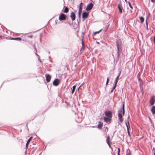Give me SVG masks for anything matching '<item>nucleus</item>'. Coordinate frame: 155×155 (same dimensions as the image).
<instances>
[{
  "instance_id": "f257e3e1",
  "label": "nucleus",
  "mask_w": 155,
  "mask_h": 155,
  "mask_svg": "<svg viewBox=\"0 0 155 155\" xmlns=\"http://www.w3.org/2000/svg\"><path fill=\"white\" fill-rule=\"evenodd\" d=\"M116 46L117 49V56L118 57L120 55L122 49V41L120 39H117L116 40Z\"/></svg>"
},
{
  "instance_id": "f03ea898",
  "label": "nucleus",
  "mask_w": 155,
  "mask_h": 155,
  "mask_svg": "<svg viewBox=\"0 0 155 155\" xmlns=\"http://www.w3.org/2000/svg\"><path fill=\"white\" fill-rule=\"evenodd\" d=\"M122 113L123 115L124 116L125 114V108H124V103L122 106V108L120 109L118 111V116L119 120L121 123H122L123 121V119L122 118Z\"/></svg>"
},
{
  "instance_id": "7ed1b4c3",
  "label": "nucleus",
  "mask_w": 155,
  "mask_h": 155,
  "mask_svg": "<svg viewBox=\"0 0 155 155\" xmlns=\"http://www.w3.org/2000/svg\"><path fill=\"white\" fill-rule=\"evenodd\" d=\"M66 18V16L63 13H61L59 14V20L60 21L65 20Z\"/></svg>"
},
{
  "instance_id": "20e7f679",
  "label": "nucleus",
  "mask_w": 155,
  "mask_h": 155,
  "mask_svg": "<svg viewBox=\"0 0 155 155\" xmlns=\"http://www.w3.org/2000/svg\"><path fill=\"white\" fill-rule=\"evenodd\" d=\"M105 116L107 117L112 118V113L110 111H107L104 113Z\"/></svg>"
},
{
  "instance_id": "39448f33",
  "label": "nucleus",
  "mask_w": 155,
  "mask_h": 155,
  "mask_svg": "<svg viewBox=\"0 0 155 155\" xmlns=\"http://www.w3.org/2000/svg\"><path fill=\"white\" fill-rule=\"evenodd\" d=\"M155 102V97L153 96H152L150 100V104L151 105H153Z\"/></svg>"
},
{
  "instance_id": "423d86ee",
  "label": "nucleus",
  "mask_w": 155,
  "mask_h": 155,
  "mask_svg": "<svg viewBox=\"0 0 155 155\" xmlns=\"http://www.w3.org/2000/svg\"><path fill=\"white\" fill-rule=\"evenodd\" d=\"M93 6V4L92 3H90L87 5L86 10L87 11H88L91 10Z\"/></svg>"
},
{
  "instance_id": "0eeeda50",
  "label": "nucleus",
  "mask_w": 155,
  "mask_h": 155,
  "mask_svg": "<svg viewBox=\"0 0 155 155\" xmlns=\"http://www.w3.org/2000/svg\"><path fill=\"white\" fill-rule=\"evenodd\" d=\"M104 120L106 123L110 124L111 121V118L104 117Z\"/></svg>"
},
{
  "instance_id": "6e6552de",
  "label": "nucleus",
  "mask_w": 155,
  "mask_h": 155,
  "mask_svg": "<svg viewBox=\"0 0 155 155\" xmlns=\"http://www.w3.org/2000/svg\"><path fill=\"white\" fill-rule=\"evenodd\" d=\"M89 16V13L87 12H84L82 13V17L84 19H86Z\"/></svg>"
},
{
  "instance_id": "1a4fd4ad",
  "label": "nucleus",
  "mask_w": 155,
  "mask_h": 155,
  "mask_svg": "<svg viewBox=\"0 0 155 155\" xmlns=\"http://www.w3.org/2000/svg\"><path fill=\"white\" fill-rule=\"evenodd\" d=\"M70 17L72 21H74L75 20L76 15L75 13L74 12H72L71 13Z\"/></svg>"
},
{
  "instance_id": "9d476101",
  "label": "nucleus",
  "mask_w": 155,
  "mask_h": 155,
  "mask_svg": "<svg viewBox=\"0 0 155 155\" xmlns=\"http://www.w3.org/2000/svg\"><path fill=\"white\" fill-rule=\"evenodd\" d=\"M60 83V81L58 79H55L53 82V84L55 86H58Z\"/></svg>"
},
{
  "instance_id": "9b49d317",
  "label": "nucleus",
  "mask_w": 155,
  "mask_h": 155,
  "mask_svg": "<svg viewBox=\"0 0 155 155\" xmlns=\"http://www.w3.org/2000/svg\"><path fill=\"white\" fill-rule=\"evenodd\" d=\"M46 80L47 82H49L50 81L51 77V76L48 74H45Z\"/></svg>"
},
{
  "instance_id": "f8f14e48",
  "label": "nucleus",
  "mask_w": 155,
  "mask_h": 155,
  "mask_svg": "<svg viewBox=\"0 0 155 155\" xmlns=\"http://www.w3.org/2000/svg\"><path fill=\"white\" fill-rule=\"evenodd\" d=\"M125 124L127 127V131H130V127L128 120H127V122L126 121Z\"/></svg>"
},
{
  "instance_id": "ddd939ff",
  "label": "nucleus",
  "mask_w": 155,
  "mask_h": 155,
  "mask_svg": "<svg viewBox=\"0 0 155 155\" xmlns=\"http://www.w3.org/2000/svg\"><path fill=\"white\" fill-rule=\"evenodd\" d=\"M118 8L120 13H122V7L121 3H120L118 5Z\"/></svg>"
},
{
  "instance_id": "4468645a",
  "label": "nucleus",
  "mask_w": 155,
  "mask_h": 155,
  "mask_svg": "<svg viewBox=\"0 0 155 155\" xmlns=\"http://www.w3.org/2000/svg\"><path fill=\"white\" fill-rule=\"evenodd\" d=\"M32 139V137H31L29 138L26 144V148L27 149L28 147V146L29 144V143L30 141Z\"/></svg>"
},
{
  "instance_id": "2eb2a0df",
  "label": "nucleus",
  "mask_w": 155,
  "mask_h": 155,
  "mask_svg": "<svg viewBox=\"0 0 155 155\" xmlns=\"http://www.w3.org/2000/svg\"><path fill=\"white\" fill-rule=\"evenodd\" d=\"M118 81H117V80H115V81H114V87H113L112 90H111V93H112L114 90L115 88L116 87V86H117V82H118Z\"/></svg>"
},
{
  "instance_id": "dca6fc26",
  "label": "nucleus",
  "mask_w": 155,
  "mask_h": 155,
  "mask_svg": "<svg viewBox=\"0 0 155 155\" xmlns=\"http://www.w3.org/2000/svg\"><path fill=\"white\" fill-rule=\"evenodd\" d=\"M103 126V123L102 122L100 121L98 122L97 127L99 129H101Z\"/></svg>"
},
{
  "instance_id": "f3484780",
  "label": "nucleus",
  "mask_w": 155,
  "mask_h": 155,
  "mask_svg": "<svg viewBox=\"0 0 155 155\" xmlns=\"http://www.w3.org/2000/svg\"><path fill=\"white\" fill-rule=\"evenodd\" d=\"M83 5V4L82 2L80 3L79 6L78 11H82Z\"/></svg>"
},
{
  "instance_id": "a211bd4d",
  "label": "nucleus",
  "mask_w": 155,
  "mask_h": 155,
  "mask_svg": "<svg viewBox=\"0 0 155 155\" xmlns=\"http://www.w3.org/2000/svg\"><path fill=\"white\" fill-rule=\"evenodd\" d=\"M151 111L153 114H155V106H153L151 109Z\"/></svg>"
},
{
  "instance_id": "6ab92c4d",
  "label": "nucleus",
  "mask_w": 155,
  "mask_h": 155,
  "mask_svg": "<svg viewBox=\"0 0 155 155\" xmlns=\"http://www.w3.org/2000/svg\"><path fill=\"white\" fill-rule=\"evenodd\" d=\"M12 40H14L18 41H21V38L20 37H17V38H11Z\"/></svg>"
},
{
  "instance_id": "aec40b11",
  "label": "nucleus",
  "mask_w": 155,
  "mask_h": 155,
  "mask_svg": "<svg viewBox=\"0 0 155 155\" xmlns=\"http://www.w3.org/2000/svg\"><path fill=\"white\" fill-rule=\"evenodd\" d=\"M110 137L109 135H108L106 140V142L107 143H110Z\"/></svg>"
},
{
  "instance_id": "412c9836",
  "label": "nucleus",
  "mask_w": 155,
  "mask_h": 155,
  "mask_svg": "<svg viewBox=\"0 0 155 155\" xmlns=\"http://www.w3.org/2000/svg\"><path fill=\"white\" fill-rule=\"evenodd\" d=\"M68 11L69 9L67 7H66L65 8L64 10L63 11V12L65 13H67L68 12Z\"/></svg>"
},
{
  "instance_id": "4be33fe9",
  "label": "nucleus",
  "mask_w": 155,
  "mask_h": 155,
  "mask_svg": "<svg viewBox=\"0 0 155 155\" xmlns=\"http://www.w3.org/2000/svg\"><path fill=\"white\" fill-rule=\"evenodd\" d=\"M119 72L118 75L117 77L115 79V80H117V81H118L119 78L120 77V75L121 73V70L120 71H119Z\"/></svg>"
},
{
  "instance_id": "5701e85b",
  "label": "nucleus",
  "mask_w": 155,
  "mask_h": 155,
  "mask_svg": "<svg viewBox=\"0 0 155 155\" xmlns=\"http://www.w3.org/2000/svg\"><path fill=\"white\" fill-rule=\"evenodd\" d=\"M119 72L118 75L117 77L115 79V80H117V81H118L119 78L120 77V75L121 73V70L120 71H119Z\"/></svg>"
},
{
  "instance_id": "b1692460",
  "label": "nucleus",
  "mask_w": 155,
  "mask_h": 155,
  "mask_svg": "<svg viewBox=\"0 0 155 155\" xmlns=\"http://www.w3.org/2000/svg\"><path fill=\"white\" fill-rule=\"evenodd\" d=\"M76 88V86L75 85H74L72 87V91L71 92V94H73L75 91V90Z\"/></svg>"
},
{
  "instance_id": "393cba45",
  "label": "nucleus",
  "mask_w": 155,
  "mask_h": 155,
  "mask_svg": "<svg viewBox=\"0 0 155 155\" xmlns=\"http://www.w3.org/2000/svg\"><path fill=\"white\" fill-rule=\"evenodd\" d=\"M82 12V11H78V17L79 18H81Z\"/></svg>"
},
{
  "instance_id": "a878e982",
  "label": "nucleus",
  "mask_w": 155,
  "mask_h": 155,
  "mask_svg": "<svg viewBox=\"0 0 155 155\" xmlns=\"http://www.w3.org/2000/svg\"><path fill=\"white\" fill-rule=\"evenodd\" d=\"M140 19L142 23H143L144 21V19L143 17H140Z\"/></svg>"
},
{
  "instance_id": "bb28decb",
  "label": "nucleus",
  "mask_w": 155,
  "mask_h": 155,
  "mask_svg": "<svg viewBox=\"0 0 155 155\" xmlns=\"http://www.w3.org/2000/svg\"><path fill=\"white\" fill-rule=\"evenodd\" d=\"M120 149L119 147L118 148V152L117 154L118 155H120Z\"/></svg>"
},
{
  "instance_id": "cd10ccee",
  "label": "nucleus",
  "mask_w": 155,
  "mask_h": 155,
  "mask_svg": "<svg viewBox=\"0 0 155 155\" xmlns=\"http://www.w3.org/2000/svg\"><path fill=\"white\" fill-rule=\"evenodd\" d=\"M81 44H82V46L83 47L85 46L84 44V41H83V38H82V39Z\"/></svg>"
},
{
  "instance_id": "c85d7f7f",
  "label": "nucleus",
  "mask_w": 155,
  "mask_h": 155,
  "mask_svg": "<svg viewBox=\"0 0 155 155\" xmlns=\"http://www.w3.org/2000/svg\"><path fill=\"white\" fill-rule=\"evenodd\" d=\"M109 78H107V81H106V85H107L108 83H109Z\"/></svg>"
},
{
  "instance_id": "c756f323",
  "label": "nucleus",
  "mask_w": 155,
  "mask_h": 155,
  "mask_svg": "<svg viewBox=\"0 0 155 155\" xmlns=\"http://www.w3.org/2000/svg\"><path fill=\"white\" fill-rule=\"evenodd\" d=\"M102 29H101L100 31H96V32H95L94 34H97V33H99L102 30Z\"/></svg>"
},
{
  "instance_id": "7c9ffc66",
  "label": "nucleus",
  "mask_w": 155,
  "mask_h": 155,
  "mask_svg": "<svg viewBox=\"0 0 155 155\" xmlns=\"http://www.w3.org/2000/svg\"><path fill=\"white\" fill-rule=\"evenodd\" d=\"M128 4H129V6H130V8L132 9H133V7L131 5V4L129 2Z\"/></svg>"
},
{
  "instance_id": "2f4dec72",
  "label": "nucleus",
  "mask_w": 155,
  "mask_h": 155,
  "mask_svg": "<svg viewBox=\"0 0 155 155\" xmlns=\"http://www.w3.org/2000/svg\"><path fill=\"white\" fill-rule=\"evenodd\" d=\"M27 37L29 38H32L33 37V35H28Z\"/></svg>"
},
{
  "instance_id": "473e14b6",
  "label": "nucleus",
  "mask_w": 155,
  "mask_h": 155,
  "mask_svg": "<svg viewBox=\"0 0 155 155\" xmlns=\"http://www.w3.org/2000/svg\"><path fill=\"white\" fill-rule=\"evenodd\" d=\"M84 84V83H83L79 87L78 89V91L79 89L81 87H82L83 85Z\"/></svg>"
},
{
  "instance_id": "72a5a7b5",
  "label": "nucleus",
  "mask_w": 155,
  "mask_h": 155,
  "mask_svg": "<svg viewBox=\"0 0 155 155\" xmlns=\"http://www.w3.org/2000/svg\"><path fill=\"white\" fill-rule=\"evenodd\" d=\"M131 153L129 151L128 152H127L126 155H131Z\"/></svg>"
},
{
  "instance_id": "f704fd0d",
  "label": "nucleus",
  "mask_w": 155,
  "mask_h": 155,
  "mask_svg": "<svg viewBox=\"0 0 155 155\" xmlns=\"http://www.w3.org/2000/svg\"><path fill=\"white\" fill-rule=\"evenodd\" d=\"M109 25H107L105 27V29H106L105 31H107V28H108L109 27Z\"/></svg>"
},
{
  "instance_id": "c9c22d12",
  "label": "nucleus",
  "mask_w": 155,
  "mask_h": 155,
  "mask_svg": "<svg viewBox=\"0 0 155 155\" xmlns=\"http://www.w3.org/2000/svg\"><path fill=\"white\" fill-rule=\"evenodd\" d=\"M127 133H128V135L130 137V131H128Z\"/></svg>"
},
{
  "instance_id": "e433bc0d",
  "label": "nucleus",
  "mask_w": 155,
  "mask_h": 155,
  "mask_svg": "<svg viewBox=\"0 0 155 155\" xmlns=\"http://www.w3.org/2000/svg\"><path fill=\"white\" fill-rule=\"evenodd\" d=\"M146 26H148V22H147V19H146Z\"/></svg>"
},
{
  "instance_id": "4c0bfd02",
  "label": "nucleus",
  "mask_w": 155,
  "mask_h": 155,
  "mask_svg": "<svg viewBox=\"0 0 155 155\" xmlns=\"http://www.w3.org/2000/svg\"><path fill=\"white\" fill-rule=\"evenodd\" d=\"M34 45V49H35L36 51L37 52V49H36V48L35 46V45Z\"/></svg>"
},
{
  "instance_id": "58836bf2",
  "label": "nucleus",
  "mask_w": 155,
  "mask_h": 155,
  "mask_svg": "<svg viewBox=\"0 0 155 155\" xmlns=\"http://www.w3.org/2000/svg\"><path fill=\"white\" fill-rule=\"evenodd\" d=\"M85 48V46H84V47H83V46H82V48H81V50H84Z\"/></svg>"
},
{
  "instance_id": "ea45409f",
  "label": "nucleus",
  "mask_w": 155,
  "mask_h": 155,
  "mask_svg": "<svg viewBox=\"0 0 155 155\" xmlns=\"http://www.w3.org/2000/svg\"><path fill=\"white\" fill-rule=\"evenodd\" d=\"M151 1L153 3H155V0H151Z\"/></svg>"
},
{
  "instance_id": "a19ab883",
  "label": "nucleus",
  "mask_w": 155,
  "mask_h": 155,
  "mask_svg": "<svg viewBox=\"0 0 155 155\" xmlns=\"http://www.w3.org/2000/svg\"><path fill=\"white\" fill-rule=\"evenodd\" d=\"M108 144V145L109 147L110 148L111 147V146H110V143H107Z\"/></svg>"
},
{
  "instance_id": "79ce46f5",
  "label": "nucleus",
  "mask_w": 155,
  "mask_h": 155,
  "mask_svg": "<svg viewBox=\"0 0 155 155\" xmlns=\"http://www.w3.org/2000/svg\"><path fill=\"white\" fill-rule=\"evenodd\" d=\"M146 29L147 30H148V26H146Z\"/></svg>"
},
{
  "instance_id": "37998d69",
  "label": "nucleus",
  "mask_w": 155,
  "mask_h": 155,
  "mask_svg": "<svg viewBox=\"0 0 155 155\" xmlns=\"http://www.w3.org/2000/svg\"><path fill=\"white\" fill-rule=\"evenodd\" d=\"M106 129H107V131L108 130V129L107 127H106Z\"/></svg>"
},
{
  "instance_id": "c03bdc74",
  "label": "nucleus",
  "mask_w": 155,
  "mask_h": 155,
  "mask_svg": "<svg viewBox=\"0 0 155 155\" xmlns=\"http://www.w3.org/2000/svg\"><path fill=\"white\" fill-rule=\"evenodd\" d=\"M154 43L155 44V39H154Z\"/></svg>"
},
{
  "instance_id": "a18cd8bd",
  "label": "nucleus",
  "mask_w": 155,
  "mask_h": 155,
  "mask_svg": "<svg viewBox=\"0 0 155 155\" xmlns=\"http://www.w3.org/2000/svg\"><path fill=\"white\" fill-rule=\"evenodd\" d=\"M153 150H154L155 151V148H154V147H153Z\"/></svg>"
},
{
  "instance_id": "49530a36",
  "label": "nucleus",
  "mask_w": 155,
  "mask_h": 155,
  "mask_svg": "<svg viewBox=\"0 0 155 155\" xmlns=\"http://www.w3.org/2000/svg\"><path fill=\"white\" fill-rule=\"evenodd\" d=\"M155 39V36H154L153 37V39Z\"/></svg>"
},
{
  "instance_id": "de8ad7c7",
  "label": "nucleus",
  "mask_w": 155,
  "mask_h": 155,
  "mask_svg": "<svg viewBox=\"0 0 155 155\" xmlns=\"http://www.w3.org/2000/svg\"><path fill=\"white\" fill-rule=\"evenodd\" d=\"M35 54L36 55L38 56V55L36 53Z\"/></svg>"
},
{
  "instance_id": "09e8293b",
  "label": "nucleus",
  "mask_w": 155,
  "mask_h": 155,
  "mask_svg": "<svg viewBox=\"0 0 155 155\" xmlns=\"http://www.w3.org/2000/svg\"><path fill=\"white\" fill-rule=\"evenodd\" d=\"M125 1H126V0H125Z\"/></svg>"
}]
</instances>
